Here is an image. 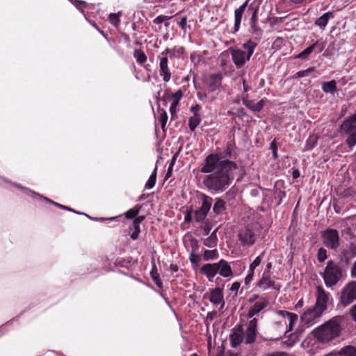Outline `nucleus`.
Segmentation results:
<instances>
[{"label":"nucleus","instance_id":"1","mask_svg":"<svg viewBox=\"0 0 356 356\" xmlns=\"http://www.w3.org/2000/svg\"><path fill=\"white\" fill-rule=\"evenodd\" d=\"M235 149V142L231 140L227 143L225 148L218 154H210L202 165V173H210L204 180V185L216 193L224 191L234 179V174L238 171L237 164L228 159L232 157Z\"/></svg>","mask_w":356,"mask_h":356},{"label":"nucleus","instance_id":"2","mask_svg":"<svg viewBox=\"0 0 356 356\" xmlns=\"http://www.w3.org/2000/svg\"><path fill=\"white\" fill-rule=\"evenodd\" d=\"M343 318L336 316L312 331L314 337L321 343H327L338 337L342 330Z\"/></svg>","mask_w":356,"mask_h":356},{"label":"nucleus","instance_id":"3","mask_svg":"<svg viewBox=\"0 0 356 356\" xmlns=\"http://www.w3.org/2000/svg\"><path fill=\"white\" fill-rule=\"evenodd\" d=\"M323 314V313L314 306L305 309L300 317L301 325L298 327L295 332L289 335V344L291 346L295 343L298 341L299 335L303 332L304 327H309L317 323Z\"/></svg>","mask_w":356,"mask_h":356},{"label":"nucleus","instance_id":"4","mask_svg":"<svg viewBox=\"0 0 356 356\" xmlns=\"http://www.w3.org/2000/svg\"><path fill=\"white\" fill-rule=\"evenodd\" d=\"M257 44L258 42L255 40H249L242 44V49H229L232 61L237 69L242 67L250 59Z\"/></svg>","mask_w":356,"mask_h":356},{"label":"nucleus","instance_id":"5","mask_svg":"<svg viewBox=\"0 0 356 356\" xmlns=\"http://www.w3.org/2000/svg\"><path fill=\"white\" fill-rule=\"evenodd\" d=\"M343 276L341 268L333 261H329L322 274V277L327 287L336 285Z\"/></svg>","mask_w":356,"mask_h":356},{"label":"nucleus","instance_id":"6","mask_svg":"<svg viewBox=\"0 0 356 356\" xmlns=\"http://www.w3.org/2000/svg\"><path fill=\"white\" fill-rule=\"evenodd\" d=\"M356 300V281L346 284L341 291L339 302L343 307H347Z\"/></svg>","mask_w":356,"mask_h":356},{"label":"nucleus","instance_id":"7","mask_svg":"<svg viewBox=\"0 0 356 356\" xmlns=\"http://www.w3.org/2000/svg\"><path fill=\"white\" fill-rule=\"evenodd\" d=\"M257 327L258 320L256 318H253L243 325L242 334L245 344L251 345L255 342L258 334Z\"/></svg>","mask_w":356,"mask_h":356},{"label":"nucleus","instance_id":"8","mask_svg":"<svg viewBox=\"0 0 356 356\" xmlns=\"http://www.w3.org/2000/svg\"><path fill=\"white\" fill-rule=\"evenodd\" d=\"M316 302L313 305L322 313H324L328 308L331 300L330 293L327 292L321 286H318L315 293Z\"/></svg>","mask_w":356,"mask_h":356},{"label":"nucleus","instance_id":"9","mask_svg":"<svg viewBox=\"0 0 356 356\" xmlns=\"http://www.w3.org/2000/svg\"><path fill=\"white\" fill-rule=\"evenodd\" d=\"M237 238L242 247L249 248L254 244L257 240V234L253 229L246 227L238 231Z\"/></svg>","mask_w":356,"mask_h":356},{"label":"nucleus","instance_id":"10","mask_svg":"<svg viewBox=\"0 0 356 356\" xmlns=\"http://www.w3.org/2000/svg\"><path fill=\"white\" fill-rule=\"evenodd\" d=\"M341 131L348 136L346 143L349 147L356 145V122L350 118L346 120L341 125Z\"/></svg>","mask_w":356,"mask_h":356},{"label":"nucleus","instance_id":"11","mask_svg":"<svg viewBox=\"0 0 356 356\" xmlns=\"http://www.w3.org/2000/svg\"><path fill=\"white\" fill-rule=\"evenodd\" d=\"M321 237L323 244L330 249H337L339 245V236L337 230L327 229L325 230Z\"/></svg>","mask_w":356,"mask_h":356},{"label":"nucleus","instance_id":"12","mask_svg":"<svg viewBox=\"0 0 356 356\" xmlns=\"http://www.w3.org/2000/svg\"><path fill=\"white\" fill-rule=\"evenodd\" d=\"M255 288L258 289L260 291H266L269 289L280 290V286L277 284L274 280V277L272 275H267L262 273L259 280L257 282Z\"/></svg>","mask_w":356,"mask_h":356},{"label":"nucleus","instance_id":"13","mask_svg":"<svg viewBox=\"0 0 356 356\" xmlns=\"http://www.w3.org/2000/svg\"><path fill=\"white\" fill-rule=\"evenodd\" d=\"M211 205L212 198L204 195L201 207L194 213V219L196 222H202L205 220L209 211L211 209Z\"/></svg>","mask_w":356,"mask_h":356},{"label":"nucleus","instance_id":"14","mask_svg":"<svg viewBox=\"0 0 356 356\" xmlns=\"http://www.w3.org/2000/svg\"><path fill=\"white\" fill-rule=\"evenodd\" d=\"M243 325L237 324L232 330L229 334V341L232 348H238L243 342L244 343V339L243 336Z\"/></svg>","mask_w":356,"mask_h":356},{"label":"nucleus","instance_id":"15","mask_svg":"<svg viewBox=\"0 0 356 356\" xmlns=\"http://www.w3.org/2000/svg\"><path fill=\"white\" fill-rule=\"evenodd\" d=\"M13 185L15 187H17L18 188L21 189L22 191V192L25 195L31 197L34 200H44L45 202H47L51 203V204L55 205L56 207H58L61 208L63 209H67L66 206H64V205H62V204H60L59 203L54 202L51 200H50V199H49V198H47L46 197H44L42 195H40V194H39V193H36L35 191H31V189H29L28 188L24 187L22 185H20V184H13Z\"/></svg>","mask_w":356,"mask_h":356},{"label":"nucleus","instance_id":"16","mask_svg":"<svg viewBox=\"0 0 356 356\" xmlns=\"http://www.w3.org/2000/svg\"><path fill=\"white\" fill-rule=\"evenodd\" d=\"M204 298H208L209 300L216 306L220 305V309H223L225 307V302L224 300L223 291L220 288L216 287L211 289L210 293L205 295Z\"/></svg>","mask_w":356,"mask_h":356},{"label":"nucleus","instance_id":"17","mask_svg":"<svg viewBox=\"0 0 356 356\" xmlns=\"http://www.w3.org/2000/svg\"><path fill=\"white\" fill-rule=\"evenodd\" d=\"M278 316L286 318L289 321V323L286 326V330L285 331V335L292 331L294 328V327L296 325L298 321V314L292 312H289L284 310H276L275 312Z\"/></svg>","mask_w":356,"mask_h":356},{"label":"nucleus","instance_id":"18","mask_svg":"<svg viewBox=\"0 0 356 356\" xmlns=\"http://www.w3.org/2000/svg\"><path fill=\"white\" fill-rule=\"evenodd\" d=\"M268 301L265 298H260L249 309L247 316L249 318H253L254 316L261 312L263 309L267 307Z\"/></svg>","mask_w":356,"mask_h":356},{"label":"nucleus","instance_id":"19","mask_svg":"<svg viewBox=\"0 0 356 356\" xmlns=\"http://www.w3.org/2000/svg\"><path fill=\"white\" fill-rule=\"evenodd\" d=\"M159 75L162 77L164 83H168L172 77V73L168 65V59L160 58L159 60Z\"/></svg>","mask_w":356,"mask_h":356},{"label":"nucleus","instance_id":"20","mask_svg":"<svg viewBox=\"0 0 356 356\" xmlns=\"http://www.w3.org/2000/svg\"><path fill=\"white\" fill-rule=\"evenodd\" d=\"M218 273L225 278H231L233 277V271L230 264L224 259H220L217 262Z\"/></svg>","mask_w":356,"mask_h":356},{"label":"nucleus","instance_id":"21","mask_svg":"<svg viewBox=\"0 0 356 356\" xmlns=\"http://www.w3.org/2000/svg\"><path fill=\"white\" fill-rule=\"evenodd\" d=\"M248 1H245L241 6L236 8L234 11V29L232 31V33L235 34L240 29V25L242 21L243 15L247 7Z\"/></svg>","mask_w":356,"mask_h":356},{"label":"nucleus","instance_id":"22","mask_svg":"<svg viewBox=\"0 0 356 356\" xmlns=\"http://www.w3.org/2000/svg\"><path fill=\"white\" fill-rule=\"evenodd\" d=\"M200 272L204 274L209 280L211 281L218 274L217 263L206 264L203 265L200 269Z\"/></svg>","mask_w":356,"mask_h":356},{"label":"nucleus","instance_id":"23","mask_svg":"<svg viewBox=\"0 0 356 356\" xmlns=\"http://www.w3.org/2000/svg\"><path fill=\"white\" fill-rule=\"evenodd\" d=\"M334 13L331 11H328L317 18L314 22V24L321 31H324L328 24L329 20L334 18Z\"/></svg>","mask_w":356,"mask_h":356},{"label":"nucleus","instance_id":"24","mask_svg":"<svg viewBox=\"0 0 356 356\" xmlns=\"http://www.w3.org/2000/svg\"><path fill=\"white\" fill-rule=\"evenodd\" d=\"M257 11L255 10L250 19V32L251 33L255 35L257 38L255 40H259L262 31L261 29L257 26Z\"/></svg>","mask_w":356,"mask_h":356},{"label":"nucleus","instance_id":"25","mask_svg":"<svg viewBox=\"0 0 356 356\" xmlns=\"http://www.w3.org/2000/svg\"><path fill=\"white\" fill-rule=\"evenodd\" d=\"M243 103L247 108H248L250 110H251L253 112L261 111L264 105V99H261L260 101H259L257 102H254L250 101V100H243Z\"/></svg>","mask_w":356,"mask_h":356},{"label":"nucleus","instance_id":"26","mask_svg":"<svg viewBox=\"0 0 356 356\" xmlns=\"http://www.w3.org/2000/svg\"><path fill=\"white\" fill-rule=\"evenodd\" d=\"M321 88L325 93L334 95L337 91V81L335 80L324 81L321 84Z\"/></svg>","mask_w":356,"mask_h":356},{"label":"nucleus","instance_id":"27","mask_svg":"<svg viewBox=\"0 0 356 356\" xmlns=\"http://www.w3.org/2000/svg\"><path fill=\"white\" fill-rule=\"evenodd\" d=\"M226 202L218 198L213 207V211L216 216H221L226 213Z\"/></svg>","mask_w":356,"mask_h":356},{"label":"nucleus","instance_id":"28","mask_svg":"<svg viewBox=\"0 0 356 356\" xmlns=\"http://www.w3.org/2000/svg\"><path fill=\"white\" fill-rule=\"evenodd\" d=\"M217 229H214L211 234L204 239L203 243L208 248H214L218 243V237L216 235Z\"/></svg>","mask_w":356,"mask_h":356},{"label":"nucleus","instance_id":"29","mask_svg":"<svg viewBox=\"0 0 356 356\" xmlns=\"http://www.w3.org/2000/svg\"><path fill=\"white\" fill-rule=\"evenodd\" d=\"M339 356H356V346L348 345L338 351Z\"/></svg>","mask_w":356,"mask_h":356},{"label":"nucleus","instance_id":"30","mask_svg":"<svg viewBox=\"0 0 356 356\" xmlns=\"http://www.w3.org/2000/svg\"><path fill=\"white\" fill-rule=\"evenodd\" d=\"M201 122L200 115H192L188 119V127L191 131H194Z\"/></svg>","mask_w":356,"mask_h":356},{"label":"nucleus","instance_id":"31","mask_svg":"<svg viewBox=\"0 0 356 356\" xmlns=\"http://www.w3.org/2000/svg\"><path fill=\"white\" fill-rule=\"evenodd\" d=\"M151 277L156 284V285L161 289L163 287V282L160 279L159 274L157 273V269L155 265H153L152 269L150 272Z\"/></svg>","mask_w":356,"mask_h":356},{"label":"nucleus","instance_id":"32","mask_svg":"<svg viewBox=\"0 0 356 356\" xmlns=\"http://www.w3.org/2000/svg\"><path fill=\"white\" fill-rule=\"evenodd\" d=\"M219 254L216 249L211 250H204L203 253V259L204 261L213 260L218 257Z\"/></svg>","mask_w":356,"mask_h":356},{"label":"nucleus","instance_id":"33","mask_svg":"<svg viewBox=\"0 0 356 356\" xmlns=\"http://www.w3.org/2000/svg\"><path fill=\"white\" fill-rule=\"evenodd\" d=\"M134 56L136 61L140 65H143L147 60L145 54L140 49H136L134 52Z\"/></svg>","mask_w":356,"mask_h":356},{"label":"nucleus","instance_id":"34","mask_svg":"<svg viewBox=\"0 0 356 356\" xmlns=\"http://www.w3.org/2000/svg\"><path fill=\"white\" fill-rule=\"evenodd\" d=\"M222 76L220 73L212 74L209 76V82L210 85L217 86L220 84Z\"/></svg>","mask_w":356,"mask_h":356},{"label":"nucleus","instance_id":"35","mask_svg":"<svg viewBox=\"0 0 356 356\" xmlns=\"http://www.w3.org/2000/svg\"><path fill=\"white\" fill-rule=\"evenodd\" d=\"M156 168H154V171L149 176L148 180L146 182L145 188L147 189H151L156 184Z\"/></svg>","mask_w":356,"mask_h":356},{"label":"nucleus","instance_id":"36","mask_svg":"<svg viewBox=\"0 0 356 356\" xmlns=\"http://www.w3.org/2000/svg\"><path fill=\"white\" fill-rule=\"evenodd\" d=\"M264 255V252H263L260 255L257 256L253 261L250 264L249 271H252L254 273V270L257 267H258L262 261V257Z\"/></svg>","mask_w":356,"mask_h":356},{"label":"nucleus","instance_id":"37","mask_svg":"<svg viewBox=\"0 0 356 356\" xmlns=\"http://www.w3.org/2000/svg\"><path fill=\"white\" fill-rule=\"evenodd\" d=\"M140 210V207L136 206L135 207L128 210L125 213V216L128 219H134L135 217L137 216V215L139 213Z\"/></svg>","mask_w":356,"mask_h":356},{"label":"nucleus","instance_id":"38","mask_svg":"<svg viewBox=\"0 0 356 356\" xmlns=\"http://www.w3.org/2000/svg\"><path fill=\"white\" fill-rule=\"evenodd\" d=\"M313 51V47L310 45L309 47H307L305 50H303L302 52L296 56L295 58L305 60Z\"/></svg>","mask_w":356,"mask_h":356},{"label":"nucleus","instance_id":"39","mask_svg":"<svg viewBox=\"0 0 356 356\" xmlns=\"http://www.w3.org/2000/svg\"><path fill=\"white\" fill-rule=\"evenodd\" d=\"M315 71V67H310L305 70L298 71L296 72L293 77L294 78H301L309 76L311 73L314 72Z\"/></svg>","mask_w":356,"mask_h":356},{"label":"nucleus","instance_id":"40","mask_svg":"<svg viewBox=\"0 0 356 356\" xmlns=\"http://www.w3.org/2000/svg\"><path fill=\"white\" fill-rule=\"evenodd\" d=\"M184 53H185V48L184 47L175 46L172 49V56L177 58H181Z\"/></svg>","mask_w":356,"mask_h":356},{"label":"nucleus","instance_id":"41","mask_svg":"<svg viewBox=\"0 0 356 356\" xmlns=\"http://www.w3.org/2000/svg\"><path fill=\"white\" fill-rule=\"evenodd\" d=\"M120 13H111L108 16L109 22L115 27H118L120 24Z\"/></svg>","mask_w":356,"mask_h":356},{"label":"nucleus","instance_id":"42","mask_svg":"<svg viewBox=\"0 0 356 356\" xmlns=\"http://www.w3.org/2000/svg\"><path fill=\"white\" fill-rule=\"evenodd\" d=\"M313 47V50H316V53H321L325 47V42L323 40H317L316 42L311 45Z\"/></svg>","mask_w":356,"mask_h":356},{"label":"nucleus","instance_id":"43","mask_svg":"<svg viewBox=\"0 0 356 356\" xmlns=\"http://www.w3.org/2000/svg\"><path fill=\"white\" fill-rule=\"evenodd\" d=\"M172 18V16H168V15H159L157 16L154 20L153 22L156 24H161L170 19Z\"/></svg>","mask_w":356,"mask_h":356},{"label":"nucleus","instance_id":"44","mask_svg":"<svg viewBox=\"0 0 356 356\" xmlns=\"http://www.w3.org/2000/svg\"><path fill=\"white\" fill-rule=\"evenodd\" d=\"M159 121L161 123V128L163 129H164V128L166 125L167 121H168V115H167V113L164 111H161V112L160 113Z\"/></svg>","mask_w":356,"mask_h":356},{"label":"nucleus","instance_id":"45","mask_svg":"<svg viewBox=\"0 0 356 356\" xmlns=\"http://www.w3.org/2000/svg\"><path fill=\"white\" fill-rule=\"evenodd\" d=\"M318 260L319 262H323L327 259V251L323 248H319L318 251Z\"/></svg>","mask_w":356,"mask_h":356},{"label":"nucleus","instance_id":"46","mask_svg":"<svg viewBox=\"0 0 356 356\" xmlns=\"http://www.w3.org/2000/svg\"><path fill=\"white\" fill-rule=\"evenodd\" d=\"M133 228H134V232L131 234V238L133 240H136L138 238L139 234L140 232V225L133 223Z\"/></svg>","mask_w":356,"mask_h":356},{"label":"nucleus","instance_id":"47","mask_svg":"<svg viewBox=\"0 0 356 356\" xmlns=\"http://www.w3.org/2000/svg\"><path fill=\"white\" fill-rule=\"evenodd\" d=\"M270 148L272 150L273 156L275 159H277V145L275 140H273L270 144Z\"/></svg>","mask_w":356,"mask_h":356},{"label":"nucleus","instance_id":"48","mask_svg":"<svg viewBox=\"0 0 356 356\" xmlns=\"http://www.w3.org/2000/svg\"><path fill=\"white\" fill-rule=\"evenodd\" d=\"M274 195H275V197H277L279 198V200L277 202V204L278 205L281 203L282 199L284 197L285 193H284V192H283L279 189H276L274 192Z\"/></svg>","mask_w":356,"mask_h":356},{"label":"nucleus","instance_id":"49","mask_svg":"<svg viewBox=\"0 0 356 356\" xmlns=\"http://www.w3.org/2000/svg\"><path fill=\"white\" fill-rule=\"evenodd\" d=\"M72 4H74L77 9H79L82 13H83V10L82 8V5H85L86 3L83 1L78 0H70Z\"/></svg>","mask_w":356,"mask_h":356},{"label":"nucleus","instance_id":"50","mask_svg":"<svg viewBox=\"0 0 356 356\" xmlns=\"http://www.w3.org/2000/svg\"><path fill=\"white\" fill-rule=\"evenodd\" d=\"M178 25L184 31V32H186L187 26V17L184 16L181 17V20L178 22Z\"/></svg>","mask_w":356,"mask_h":356},{"label":"nucleus","instance_id":"51","mask_svg":"<svg viewBox=\"0 0 356 356\" xmlns=\"http://www.w3.org/2000/svg\"><path fill=\"white\" fill-rule=\"evenodd\" d=\"M200 261V257L199 254L191 253L190 254V261L192 264H197Z\"/></svg>","mask_w":356,"mask_h":356},{"label":"nucleus","instance_id":"52","mask_svg":"<svg viewBox=\"0 0 356 356\" xmlns=\"http://www.w3.org/2000/svg\"><path fill=\"white\" fill-rule=\"evenodd\" d=\"M201 109H202V106L200 105L195 104L191 107L190 111L191 113H193V115H200L199 112L200 111Z\"/></svg>","mask_w":356,"mask_h":356},{"label":"nucleus","instance_id":"53","mask_svg":"<svg viewBox=\"0 0 356 356\" xmlns=\"http://www.w3.org/2000/svg\"><path fill=\"white\" fill-rule=\"evenodd\" d=\"M355 195V191L352 188H347L343 191V196L345 197H351Z\"/></svg>","mask_w":356,"mask_h":356},{"label":"nucleus","instance_id":"54","mask_svg":"<svg viewBox=\"0 0 356 356\" xmlns=\"http://www.w3.org/2000/svg\"><path fill=\"white\" fill-rule=\"evenodd\" d=\"M350 315L352 319L356 323V304L352 306L350 309Z\"/></svg>","mask_w":356,"mask_h":356},{"label":"nucleus","instance_id":"55","mask_svg":"<svg viewBox=\"0 0 356 356\" xmlns=\"http://www.w3.org/2000/svg\"><path fill=\"white\" fill-rule=\"evenodd\" d=\"M254 274V272L248 270V274L247 275V276L245 278V284H249L253 280Z\"/></svg>","mask_w":356,"mask_h":356},{"label":"nucleus","instance_id":"56","mask_svg":"<svg viewBox=\"0 0 356 356\" xmlns=\"http://www.w3.org/2000/svg\"><path fill=\"white\" fill-rule=\"evenodd\" d=\"M171 51L169 48H166L164 51H163L159 56H158V60H160V58H168L167 55Z\"/></svg>","mask_w":356,"mask_h":356},{"label":"nucleus","instance_id":"57","mask_svg":"<svg viewBox=\"0 0 356 356\" xmlns=\"http://www.w3.org/2000/svg\"><path fill=\"white\" fill-rule=\"evenodd\" d=\"M145 217L144 216L135 217L133 223L140 225V224L145 220Z\"/></svg>","mask_w":356,"mask_h":356},{"label":"nucleus","instance_id":"58","mask_svg":"<svg viewBox=\"0 0 356 356\" xmlns=\"http://www.w3.org/2000/svg\"><path fill=\"white\" fill-rule=\"evenodd\" d=\"M273 267V264L271 262H268L266 264V269L264 270L262 273L266 274L267 273V275H272L271 273V269Z\"/></svg>","mask_w":356,"mask_h":356},{"label":"nucleus","instance_id":"59","mask_svg":"<svg viewBox=\"0 0 356 356\" xmlns=\"http://www.w3.org/2000/svg\"><path fill=\"white\" fill-rule=\"evenodd\" d=\"M240 286H241V284L239 282H235L232 284V286L230 287V291H238L240 288Z\"/></svg>","mask_w":356,"mask_h":356},{"label":"nucleus","instance_id":"60","mask_svg":"<svg viewBox=\"0 0 356 356\" xmlns=\"http://www.w3.org/2000/svg\"><path fill=\"white\" fill-rule=\"evenodd\" d=\"M177 104H178V102L177 101H174L171 104L170 107V111L171 113H173L174 112H175V109L177 106Z\"/></svg>","mask_w":356,"mask_h":356},{"label":"nucleus","instance_id":"61","mask_svg":"<svg viewBox=\"0 0 356 356\" xmlns=\"http://www.w3.org/2000/svg\"><path fill=\"white\" fill-rule=\"evenodd\" d=\"M243 86V90L245 92L249 91L251 88L246 83V81L244 79H242Z\"/></svg>","mask_w":356,"mask_h":356},{"label":"nucleus","instance_id":"62","mask_svg":"<svg viewBox=\"0 0 356 356\" xmlns=\"http://www.w3.org/2000/svg\"><path fill=\"white\" fill-rule=\"evenodd\" d=\"M292 177L293 179H297L300 177V172L298 169H293L292 171Z\"/></svg>","mask_w":356,"mask_h":356},{"label":"nucleus","instance_id":"63","mask_svg":"<svg viewBox=\"0 0 356 356\" xmlns=\"http://www.w3.org/2000/svg\"><path fill=\"white\" fill-rule=\"evenodd\" d=\"M352 275L356 277V261L354 262L353 266L351 269Z\"/></svg>","mask_w":356,"mask_h":356},{"label":"nucleus","instance_id":"64","mask_svg":"<svg viewBox=\"0 0 356 356\" xmlns=\"http://www.w3.org/2000/svg\"><path fill=\"white\" fill-rule=\"evenodd\" d=\"M350 249L351 251L356 254V241L351 243Z\"/></svg>","mask_w":356,"mask_h":356}]
</instances>
